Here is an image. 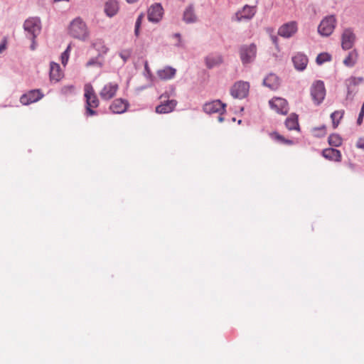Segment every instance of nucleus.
<instances>
[{
  "mask_svg": "<svg viewBox=\"0 0 364 364\" xmlns=\"http://www.w3.org/2000/svg\"><path fill=\"white\" fill-rule=\"evenodd\" d=\"M139 28L140 27H135L134 28V34L138 36L139 35Z\"/></svg>",
  "mask_w": 364,
  "mask_h": 364,
  "instance_id": "45",
  "label": "nucleus"
},
{
  "mask_svg": "<svg viewBox=\"0 0 364 364\" xmlns=\"http://www.w3.org/2000/svg\"><path fill=\"white\" fill-rule=\"evenodd\" d=\"M328 143L331 146L338 147L342 144L341 137L337 134H332L328 136Z\"/></svg>",
  "mask_w": 364,
  "mask_h": 364,
  "instance_id": "32",
  "label": "nucleus"
},
{
  "mask_svg": "<svg viewBox=\"0 0 364 364\" xmlns=\"http://www.w3.org/2000/svg\"><path fill=\"white\" fill-rule=\"evenodd\" d=\"M6 49V41L0 44V53H1Z\"/></svg>",
  "mask_w": 364,
  "mask_h": 364,
  "instance_id": "43",
  "label": "nucleus"
},
{
  "mask_svg": "<svg viewBox=\"0 0 364 364\" xmlns=\"http://www.w3.org/2000/svg\"><path fill=\"white\" fill-rule=\"evenodd\" d=\"M226 105L223 103L220 100H213L207 102L203 105V111L207 114L219 113L223 114L225 112Z\"/></svg>",
  "mask_w": 364,
  "mask_h": 364,
  "instance_id": "11",
  "label": "nucleus"
},
{
  "mask_svg": "<svg viewBox=\"0 0 364 364\" xmlns=\"http://www.w3.org/2000/svg\"><path fill=\"white\" fill-rule=\"evenodd\" d=\"M176 70L171 66H166L157 71L159 77L164 80H168L174 77Z\"/></svg>",
  "mask_w": 364,
  "mask_h": 364,
  "instance_id": "23",
  "label": "nucleus"
},
{
  "mask_svg": "<svg viewBox=\"0 0 364 364\" xmlns=\"http://www.w3.org/2000/svg\"><path fill=\"white\" fill-rule=\"evenodd\" d=\"M286 140H287V139L284 138V139H282V143L285 144V141H286Z\"/></svg>",
  "mask_w": 364,
  "mask_h": 364,
  "instance_id": "51",
  "label": "nucleus"
},
{
  "mask_svg": "<svg viewBox=\"0 0 364 364\" xmlns=\"http://www.w3.org/2000/svg\"><path fill=\"white\" fill-rule=\"evenodd\" d=\"M99 55L95 58H92L86 63L85 65L87 68L91 66H96L101 68L104 65V60Z\"/></svg>",
  "mask_w": 364,
  "mask_h": 364,
  "instance_id": "31",
  "label": "nucleus"
},
{
  "mask_svg": "<svg viewBox=\"0 0 364 364\" xmlns=\"http://www.w3.org/2000/svg\"><path fill=\"white\" fill-rule=\"evenodd\" d=\"M120 58L123 60L124 63H126L132 55V50L125 49L119 53Z\"/></svg>",
  "mask_w": 364,
  "mask_h": 364,
  "instance_id": "35",
  "label": "nucleus"
},
{
  "mask_svg": "<svg viewBox=\"0 0 364 364\" xmlns=\"http://www.w3.org/2000/svg\"><path fill=\"white\" fill-rule=\"evenodd\" d=\"M269 104L279 114L286 115L289 112L288 102L284 98L274 97L269 100Z\"/></svg>",
  "mask_w": 364,
  "mask_h": 364,
  "instance_id": "12",
  "label": "nucleus"
},
{
  "mask_svg": "<svg viewBox=\"0 0 364 364\" xmlns=\"http://www.w3.org/2000/svg\"><path fill=\"white\" fill-rule=\"evenodd\" d=\"M257 53L256 44L242 45L239 48L240 58L242 64L246 66L255 62Z\"/></svg>",
  "mask_w": 364,
  "mask_h": 364,
  "instance_id": "3",
  "label": "nucleus"
},
{
  "mask_svg": "<svg viewBox=\"0 0 364 364\" xmlns=\"http://www.w3.org/2000/svg\"><path fill=\"white\" fill-rule=\"evenodd\" d=\"M183 21L186 23H193L198 21L193 4H190L185 9L183 14Z\"/></svg>",
  "mask_w": 364,
  "mask_h": 364,
  "instance_id": "20",
  "label": "nucleus"
},
{
  "mask_svg": "<svg viewBox=\"0 0 364 364\" xmlns=\"http://www.w3.org/2000/svg\"><path fill=\"white\" fill-rule=\"evenodd\" d=\"M221 115L222 114H220V116L218 117V121L220 122H223L224 121V118Z\"/></svg>",
  "mask_w": 364,
  "mask_h": 364,
  "instance_id": "48",
  "label": "nucleus"
},
{
  "mask_svg": "<svg viewBox=\"0 0 364 364\" xmlns=\"http://www.w3.org/2000/svg\"><path fill=\"white\" fill-rule=\"evenodd\" d=\"M356 36L352 28H348L343 30L341 35V47L343 50H350L354 46Z\"/></svg>",
  "mask_w": 364,
  "mask_h": 364,
  "instance_id": "10",
  "label": "nucleus"
},
{
  "mask_svg": "<svg viewBox=\"0 0 364 364\" xmlns=\"http://www.w3.org/2000/svg\"><path fill=\"white\" fill-rule=\"evenodd\" d=\"M336 20L334 16L325 17L318 26V32L322 36H330L336 26Z\"/></svg>",
  "mask_w": 364,
  "mask_h": 364,
  "instance_id": "6",
  "label": "nucleus"
},
{
  "mask_svg": "<svg viewBox=\"0 0 364 364\" xmlns=\"http://www.w3.org/2000/svg\"><path fill=\"white\" fill-rule=\"evenodd\" d=\"M43 97L44 95L40 89L31 90L21 96L20 102L23 105H28L39 101Z\"/></svg>",
  "mask_w": 364,
  "mask_h": 364,
  "instance_id": "9",
  "label": "nucleus"
},
{
  "mask_svg": "<svg viewBox=\"0 0 364 364\" xmlns=\"http://www.w3.org/2000/svg\"><path fill=\"white\" fill-rule=\"evenodd\" d=\"M272 136H274L275 139H277L281 142H282V139H284V137L282 135L279 134L277 132L273 133Z\"/></svg>",
  "mask_w": 364,
  "mask_h": 364,
  "instance_id": "41",
  "label": "nucleus"
},
{
  "mask_svg": "<svg viewBox=\"0 0 364 364\" xmlns=\"http://www.w3.org/2000/svg\"><path fill=\"white\" fill-rule=\"evenodd\" d=\"M297 31V23L295 21H290L282 25L278 31V34L284 38H289Z\"/></svg>",
  "mask_w": 364,
  "mask_h": 364,
  "instance_id": "16",
  "label": "nucleus"
},
{
  "mask_svg": "<svg viewBox=\"0 0 364 364\" xmlns=\"http://www.w3.org/2000/svg\"><path fill=\"white\" fill-rule=\"evenodd\" d=\"M148 20L152 23L159 22L164 14V9L160 4L151 5L147 12Z\"/></svg>",
  "mask_w": 364,
  "mask_h": 364,
  "instance_id": "13",
  "label": "nucleus"
},
{
  "mask_svg": "<svg viewBox=\"0 0 364 364\" xmlns=\"http://www.w3.org/2000/svg\"><path fill=\"white\" fill-rule=\"evenodd\" d=\"M118 10L119 5L116 0H108L105 4V12L109 17L116 15Z\"/></svg>",
  "mask_w": 364,
  "mask_h": 364,
  "instance_id": "24",
  "label": "nucleus"
},
{
  "mask_svg": "<svg viewBox=\"0 0 364 364\" xmlns=\"http://www.w3.org/2000/svg\"><path fill=\"white\" fill-rule=\"evenodd\" d=\"M285 126L289 130H299L298 115L291 113L285 120Z\"/></svg>",
  "mask_w": 364,
  "mask_h": 364,
  "instance_id": "26",
  "label": "nucleus"
},
{
  "mask_svg": "<svg viewBox=\"0 0 364 364\" xmlns=\"http://www.w3.org/2000/svg\"><path fill=\"white\" fill-rule=\"evenodd\" d=\"M363 81L364 78L363 77L351 76L346 80L345 85L347 87L346 100H353L355 93L353 87L361 84Z\"/></svg>",
  "mask_w": 364,
  "mask_h": 364,
  "instance_id": "14",
  "label": "nucleus"
},
{
  "mask_svg": "<svg viewBox=\"0 0 364 364\" xmlns=\"http://www.w3.org/2000/svg\"><path fill=\"white\" fill-rule=\"evenodd\" d=\"M358 57V52L353 50L348 53L347 57L343 60V64L347 67L352 68L355 65Z\"/></svg>",
  "mask_w": 364,
  "mask_h": 364,
  "instance_id": "29",
  "label": "nucleus"
},
{
  "mask_svg": "<svg viewBox=\"0 0 364 364\" xmlns=\"http://www.w3.org/2000/svg\"><path fill=\"white\" fill-rule=\"evenodd\" d=\"M61 77L60 65L54 62L50 65V78L51 80L58 82Z\"/></svg>",
  "mask_w": 364,
  "mask_h": 364,
  "instance_id": "28",
  "label": "nucleus"
},
{
  "mask_svg": "<svg viewBox=\"0 0 364 364\" xmlns=\"http://www.w3.org/2000/svg\"><path fill=\"white\" fill-rule=\"evenodd\" d=\"M70 51V46H68L67 47V48L65 49V50L61 54V56H60L61 63L64 66L67 64V63L68 61Z\"/></svg>",
  "mask_w": 364,
  "mask_h": 364,
  "instance_id": "34",
  "label": "nucleus"
},
{
  "mask_svg": "<svg viewBox=\"0 0 364 364\" xmlns=\"http://www.w3.org/2000/svg\"><path fill=\"white\" fill-rule=\"evenodd\" d=\"M344 114V110H337L333 112L331 114L333 128H336L340 122V120L343 118Z\"/></svg>",
  "mask_w": 364,
  "mask_h": 364,
  "instance_id": "30",
  "label": "nucleus"
},
{
  "mask_svg": "<svg viewBox=\"0 0 364 364\" xmlns=\"http://www.w3.org/2000/svg\"><path fill=\"white\" fill-rule=\"evenodd\" d=\"M143 18H144V15L142 14L139 15V16L137 17L136 21L135 22V27H140L141 26Z\"/></svg>",
  "mask_w": 364,
  "mask_h": 364,
  "instance_id": "39",
  "label": "nucleus"
},
{
  "mask_svg": "<svg viewBox=\"0 0 364 364\" xmlns=\"http://www.w3.org/2000/svg\"><path fill=\"white\" fill-rule=\"evenodd\" d=\"M84 96L86 100L85 115L87 117L97 115V112L94 109L99 106V100L90 85L85 86Z\"/></svg>",
  "mask_w": 364,
  "mask_h": 364,
  "instance_id": "2",
  "label": "nucleus"
},
{
  "mask_svg": "<svg viewBox=\"0 0 364 364\" xmlns=\"http://www.w3.org/2000/svg\"><path fill=\"white\" fill-rule=\"evenodd\" d=\"M23 27L27 38H36L41 31V19L38 17H30L24 21Z\"/></svg>",
  "mask_w": 364,
  "mask_h": 364,
  "instance_id": "4",
  "label": "nucleus"
},
{
  "mask_svg": "<svg viewBox=\"0 0 364 364\" xmlns=\"http://www.w3.org/2000/svg\"><path fill=\"white\" fill-rule=\"evenodd\" d=\"M272 40L273 41V43L277 45V36H272Z\"/></svg>",
  "mask_w": 364,
  "mask_h": 364,
  "instance_id": "46",
  "label": "nucleus"
},
{
  "mask_svg": "<svg viewBox=\"0 0 364 364\" xmlns=\"http://www.w3.org/2000/svg\"><path fill=\"white\" fill-rule=\"evenodd\" d=\"M32 42L31 45V49L32 50H34L36 48V38H33V39H30Z\"/></svg>",
  "mask_w": 364,
  "mask_h": 364,
  "instance_id": "42",
  "label": "nucleus"
},
{
  "mask_svg": "<svg viewBox=\"0 0 364 364\" xmlns=\"http://www.w3.org/2000/svg\"><path fill=\"white\" fill-rule=\"evenodd\" d=\"M356 146L358 149L364 150V137L358 139L356 143Z\"/></svg>",
  "mask_w": 364,
  "mask_h": 364,
  "instance_id": "38",
  "label": "nucleus"
},
{
  "mask_svg": "<svg viewBox=\"0 0 364 364\" xmlns=\"http://www.w3.org/2000/svg\"><path fill=\"white\" fill-rule=\"evenodd\" d=\"M363 117H364V101H363V103L362 105V107H361V109H360L358 117L357 119V124L358 125H360L362 124Z\"/></svg>",
  "mask_w": 364,
  "mask_h": 364,
  "instance_id": "36",
  "label": "nucleus"
},
{
  "mask_svg": "<svg viewBox=\"0 0 364 364\" xmlns=\"http://www.w3.org/2000/svg\"><path fill=\"white\" fill-rule=\"evenodd\" d=\"M118 85L115 82L106 84L100 92V96L103 100H109L114 97L118 90Z\"/></svg>",
  "mask_w": 364,
  "mask_h": 364,
  "instance_id": "15",
  "label": "nucleus"
},
{
  "mask_svg": "<svg viewBox=\"0 0 364 364\" xmlns=\"http://www.w3.org/2000/svg\"><path fill=\"white\" fill-rule=\"evenodd\" d=\"M292 62L297 70L303 71L306 68L309 60L305 54L297 53L292 57Z\"/></svg>",
  "mask_w": 364,
  "mask_h": 364,
  "instance_id": "17",
  "label": "nucleus"
},
{
  "mask_svg": "<svg viewBox=\"0 0 364 364\" xmlns=\"http://www.w3.org/2000/svg\"><path fill=\"white\" fill-rule=\"evenodd\" d=\"M126 1H127L128 3L132 4V3H134V2H136L137 0H126Z\"/></svg>",
  "mask_w": 364,
  "mask_h": 364,
  "instance_id": "50",
  "label": "nucleus"
},
{
  "mask_svg": "<svg viewBox=\"0 0 364 364\" xmlns=\"http://www.w3.org/2000/svg\"><path fill=\"white\" fill-rule=\"evenodd\" d=\"M70 35L80 41H86L89 37V31L86 23L80 17L73 19L69 27Z\"/></svg>",
  "mask_w": 364,
  "mask_h": 364,
  "instance_id": "1",
  "label": "nucleus"
},
{
  "mask_svg": "<svg viewBox=\"0 0 364 364\" xmlns=\"http://www.w3.org/2000/svg\"><path fill=\"white\" fill-rule=\"evenodd\" d=\"M74 90V87L73 85L70 86H65L61 89V92L64 95H67L69 92H73Z\"/></svg>",
  "mask_w": 364,
  "mask_h": 364,
  "instance_id": "37",
  "label": "nucleus"
},
{
  "mask_svg": "<svg viewBox=\"0 0 364 364\" xmlns=\"http://www.w3.org/2000/svg\"><path fill=\"white\" fill-rule=\"evenodd\" d=\"M177 105L174 100H167L156 107V112L159 114H167L172 112Z\"/></svg>",
  "mask_w": 364,
  "mask_h": 364,
  "instance_id": "22",
  "label": "nucleus"
},
{
  "mask_svg": "<svg viewBox=\"0 0 364 364\" xmlns=\"http://www.w3.org/2000/svg\"><path fill=\"white\" fill-rule=\"evenodd\" d=\"M285 144H289V145H291V144H293V141L291 140L287 139L285 141Z\"/></svg>",
  "mask_w": 364,
  "mask_h": 364,
  "instance_id": "47",
  "label": "nucleus"
},
{
  "mask_svg": "<svg viewBox=\"0 0 364 364\" xmlns=\"http://www.w3.org/2000/svg\"><path fill=\"white\" fill-rule=\"evenodd\" d=\"M325 129L326 127L324 125H322L320 127L315 128L316 130H320L323 132L321 135H323L325 134Z\"/></svg>",
  "mask_w": 364,
  "mask_h": 364,
  "instance_id": "44",
  "label": "nucleus"
},
{
  "mask_svg": "<svg viewBox=\"0 0 364 364\" xmlns=\"http://www.w3.org/2000/svg\"><path fill=\"white\" fill-rule=\"evenodd\" d=\"M250 84L248 82L240 80L236 82L230 89V94L234 98L244 99L249 93Z\"/></svg>",
  "mask_w": 364,
  "mask_h": 364,
  "instance_id": "7",
  "label": "nucleus"
},
{
  "mask_svg": "<svg viewBox=\"0 0 364 364\" xmlns=\"http://www.w3.org/2000/svg\"><path fill=\"white\" fill-rule=\"evenodd\" d=\"M223 62V56L218 53H210L205 58V65L208 69L220 65Z\"/></svg>",
  "mask_w": 364,
  "mask_h": 364,
  "instance_id": "18",
  "label": "nucleus"
},
{
  "mask_svg": "<svg viewBox=\"0 0 364 364\" xmlns=\"http://www.w3.org/2000/svg\"><path fill=\"white\" fill-rule=\"evenodd\" d=\"M92 46L97 51V55L103 58L107 53L109 48L106 46L105 42L102 39H96L92 43Z\"/></svg>",
  "mask_w": 364,
  "mask_h": 364,
  "instance_id": "27",
  "label": "nucleus"
},
{
  "mask_svg": "<svg viewBox=\"0 0 364 364\" xmlns=\"http://www.w3.org/2000/svg\"><path fill=\"white\" fill-rule=\"evenodd\" d=\"M128 107V102L122 99L115 100L109 107L110 110L114 114L124 113Z\"/></svg>",
  "mask_w": 364,
  "mask_h": 364,
  "instance_id": "21",
  "label": "nucleus"
},
{
  "mask_svg": "<svg viewBox=\"0 0 364 364\" xmlns=\"http://www.w3.org/2000/svg\"><path fill=\"white\" fill-rule=\"evenodd\" d=\"M144 70L147 73V77H149L151 76V70H150V69L149 68L147 62L145 63Z\"/></svg>",
  "mask_w": 364,
  "mask_h": 364,
  "instance_id": "40",
  "label": "nucleus"
},
{
  "mask_svg": "<svg viewBox=\"0 0 364 364\" xmlns=\"http://www.w3.org/2000/svg\"><path fill=\"white\" fill-rule=\"evenodd\" d=\"M331 60V56L327 53H322L318 55L316 59V62L318 65H321L326 62H328Z\"/></svg>",
  "mask_w": 364,
  "mask_h": 364,
  "instance_id": "33",
  "label": "nucleus"
},
{
  "mask_svg": "<svg viewBox=\"0 0 364 364\" xmlns=\"http://www.w3.org/2000/svg\"><path fill=\"white\" fill-rule=\"evenodd\" d=\"M311 95L313 101L317 105L323 101L326 96V89L323 81L317 80L311 85Z\"/></svg>",
  "mask_w": 364,
  "mask_h": 364,
  "instance_id": "5",
  "label": "nucleus"
},
{
  "mask_svg": "<svg viewBox=\"0 0 364 364\" xmlns=\"http://www.w3.org/2000/svg\"><path fill=\"white\" fill-rule=\"evenodd\" d=\"M257 12L256 6L245 5L238 10L232 18V21H242L252 19Z\"/></svg>",
  "mask_w": 364,
  "mask_h": 364,
  "instance_id": "8",
  "label": "nucleus"
},
{
  "mask_svg": "<svg viewBox=\"0 0 364 364\" xmlns=\"http://www.w3.org/2000/svg\"><path fill=\"white\" fill-rule=\"evenodd\" d=\"M263 85L271 90H275L280 85V79L274 73H269L263 80Z\"/></svg>",
  "mask_w": 364,
  "mask_h": 364,
  "instance_id": "19",
  "label": "nucleus"
},
{
  "mask_svg": "<svg viewBox=\"0 0 364 364\" xmlns=\"http://www.w3.org/2000/svg\"><path fill=\"white\" fill-rule=\"evenodd\" d=\"M322 155L324 158L335 161H339L341 159V154L340 151L333 148L323 149Z\"/></svg>",
  "mask_w": 364,
  "mask_h": 364,
  "instance_id": "25",
  "label": "nucleus"
},
{
  "mask_svg": "<svg viewBox=\"0 0 364 364\" xmlns=\"http://www.w3.org/2000/svg\"><path fill=\"white\" fill-rule=\"evenodd\" d=\"M173 36H174V37H176V38H181V35H180V33H175V34L173 35Z\"/></svg>",
  "mask_w": 364,
  "mask_h": 364,
  "instance_id": "49",
  "label": "nucleus"
}]
</instances>
